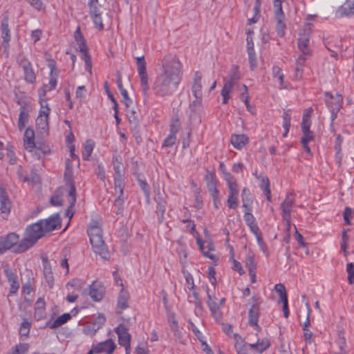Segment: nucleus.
I'll list each match as a JSON object with an SVG mask.
<instances>
[{"label": "nucleus", "mask_w": 354, "mask_h": 354, "mask_svg": "<svg viewBox=\"0 0 354 354\" xmlns=\"http://www.w3.org/2000/svg\"><path fill=\"white\" fill-rule=\"evenodd\" d=\"M158 66L159 72L152 86L153 93L159 97L171 96L181 82L183 64L176 55L168 53L159 60Z\"/></svg>", "instance_id": "f257e3e1"}, {"label": "nucleus", "mask_w": 354, "mask_h": 354, "mask_svg": "<svg viewBox=\"0 0 354 354\" xmlns=\"http://www.w3.org/2000/svg\"><path fill=\"white\" fill-rule=\"evenodd\" d=\"M87 234L94 252L104 259H109V251L103 239L102 230L100 222L91 221L87 227Z\"/></svg>", "instance_id": "f03ea898"}, {"label": "nucleus", "mask_w": 354, "mask_h": 354, "mask_svg": "<svg viewBox=\"0 0 354 354\" xmlns=\"http://www.w3.org/2000/svg\"><path fill=\"white\" fill-rule=\"evenodd\" d=\"M45 235L46 232L39 221L28 225L25 230L24 238L20 240L15 251L19 253L27 251Z\"/></svg>", "instance_id": "7ed1b4c3"}, {"label": "nucleus", "mask_w": 354, "mask_h": 354, "mask_svg": "<svg viewBox=\"0 0 354 354\" xmlns=\"http://www.w3.org/2000/svg\"><path fill=\"white\" fill-rule=\"evenodd\" d=\"M312 28L310 24L306 25L299 32L297 40V47L301 53L300 55L311 57L313 50L310 48V37Z\"/></svg>", "instance_id": "20e7f679"}, {"label": "nucleus", "mask_w": 354, "mask_h": 354, "mask_svg": "<svg viewBox=\"0 0 354 354\" xmlns=\"http://www.w3.org/2000/svg\"><path fill=\"white\" fill-rule=\"evenodd\" d=\"M41 109L36 119V126L40 133H48L49 130V115L50 109L46 101L39 100Z\"/></svg>", "instance_id": "39448f33"}, {"label": "nucleus", "mask_w": 354, "mask_h": 354, "mask_svg": "<svg viewBox=\"0 0 354 354\" xmlns=\"http://www.w3.org/2000/svg\"><path fill=\"white\" fill-rule=\"evenodd\" d=\"M16 61L18 66L23 70L25 82L31 84H35L37 75L29 59L23 55H19Z\"/></svg>", "instance_id": "423d86ee"}, {"label": "nucleus", "mask_w": 354, "mask_h": 354, "mask_svg": "<svg viewBox=\"0 0 354 354\" xmlns=\"http://www.w3.org/2000/svg\"><path fill=\"white\" fill-rule=\"evenodd\" d=\"M252 304L248 311V324L255 330L259 332L261 328L258 324L260 314V305L261 300L259 297L253 296L252 297Z\"/></svg>", "instance_id": "0eeeda50"}, {"label": "nucleus", "mask_w": 354, "mask_h": 354, "mask_svg": "<svg viewBox=\"0 0 354 354\" xmlns=\"http://www.w3.org/2000/svg\"><path fill=\"white\" fill-rule=\"evenodd\" d=\"M114 175V187L115 191L118 190L122 193L124 187V170L122 169V158L120 156L113 157Z\"/></svg>", "instance_id": "6e6552de"}, {"label": "nucleus", "mask_w": 354, "mask_h": 354, "mask_svg": "<svg viewBox=\"0 0 354 354\" xmlns=\"http://www.w3.org/2000/svg\"><path fill=\"white\" fill-rule=\"evenodd\" d=\"M325 100L326 106L331 113V120L333 121L337 118V114L342 107V96L338 93L333 95L330 92H326Z\"/></svg>", "instance_id": "1a4fd4ad"}, {"label": "nucleus", "mask_w": 354, "mask_h": 354, "mask_svg": "<svg viewBox=\"0 0 354 354\" xmlns=\"http://www.w3.org/2000/svg\"><path fill=\"white\" fill-rule=\"evenodd\" d=\"M295 203V195L293 193H290L286 195L285 199L280 205L281 210V216L284 221H286L288 227L290 225L291 221V211Z\"/></svg>", "instance_id": "9d476101"}, {"label": "nucleus", "mask_w": 354, "mask_h": 354, "mask_svg": "<svg viewBox=\"0 0 354 354\" xmlns=\"http://www.w3.org/2000/svg\"><path fill=\"white\" fill-rule=\"evenodd\" d=\"M136 65L138 68V73L140 80V87L145 94L147 93L149 89L148 83V75L147 73V63L145 62V56L136 57Z\"/></svg>", "instance_id": "9b49d317"}, {"label": "nucleus", "mask_w": 354, "mask_h": 354, "mask_svg": "<svg viewBox=\"0 0 354 354\" xmlns=\"http://www.w3.org/2000/svg\"><path fill=\"white\" fill-rule=\"evenodd\" d=\"M207 295V304L211 312V315L215 319L216 322H221L223 319V313L221 310V306L217 303V299L214 295L210 294V290L208 286L206 288Z\"/></svg>", "instance_id": "f8f14e48"}, {"label": "nucleus", "mask_w": 354, "mask_h": 354, "mask_svg": "<svg viewBox=\"0 0 354 354\" xmlns=\"http://www.w3.org/2000/svg\"><path fill=\"white\" fill-rule=\"evenodd\" d=\"M0 240L6 252L12 250L13 252L19 254L15 251L20 242L18 234L15 232L8 233L4 236H1Z\"/></svg>", "instance_id": "ddd939ff"}, {"label": "nucleus", "mask_w": 354, "mask_h": 354, "mask_svg": "<svg viewBox=\"0 0 354 354\" xmlns=\"http://www.w3.org/2000/svg\"><path fill=\"white\" fill-rule=\"evenodd\" d=\"M57 75H58V72H57V69L54 66H52L51 69H50V73L49 75L48 84L44 85L38 91L40 100L46 101L45 99L46 93L48 91H52L56 88L57 83Z\"/></svg>", "instance_id": "4468645a"}, {"label": "nucleus", "mask_w": 354, "mask_h": 354, "mask_svg": "<svg viewBox=\"0 0 354 354\" xmlns=\"http://www.w3.org/2000/svg\"><path fill=\"white\" fill-rule=\"evenodd\" d=\"M64 177L66 181V185L69 187L68 201L70 203V205L68 207L66 213L67 216H68L70 209L74 207L76 202V189L75 183L72 178V172L71 171L66 170L64 174Z\"/></svg>", "instance_id": "2eb2a0df"}, {"label": "nucleus", "mask_w": 354, "mask_h": 354, "mask_svg": "<svg viewBox=\"0 0 354 354\" xmlns=\"http://www.w3.org/2000/svg\"><path fill=\"white\" fill-rule=\"evenodd\" d=\"M46 234L61 227V219L58 214H53L46 219L39 220Z\"/></svg>", "instance_id": "dca6fc26"}, {"label": "nucleus", "mask_w": 354, "mask_h": 354, "mask_svg": "<svg viewBox=\"0 0 354 354\" xmlns=\"http://www.w3.org/2000/svg\"><path fill=\"white\" fill-rule=\"evenodd\" d=\"M1 17V35L3 39L2 46L4 48H8L11 39V32L9 28V16L7 12H5L2 15Z\"/></svg>", "instance_id": "f3484780"}, {"label": "nucleus", "mask_w": 354, "mask_h": 354, "mask_svg": "<svg viewBox=\"0 0 354 354\" xmlns=\"http://www.w3.org/2000/svg\"><path fill=\"white\" fill-rule=\"evenodd\" d=\"M3 272L10 285V294H15L19 288V283L16 273L8 266L4 267Z\"/></svg>", "instance_id": "a211bd4d"}, {"label": "nucleus", "mask_w": 354, "mask_h": 354, "mask_svg": "<svg viewBox=\"0 0 354 354\" xmlns=\"http://www.w3.org/2000/svg\"><path fill=\"white\" fill-rule=\"evenodd\" d=\"M105 292V288L100 281H95L89 286V295L95 301L102 299Z\"/></svg>", "instance_id": "6ab92c4d"}, {"label": "nucleus", "mask_w": 354, "mask_h": 354, "mask_svg": "<svg viewBox=\"0 0 354 354\" xmlns=\"http://www.w3.org/2000/svg\"><path fill=\"white\" fill-rule=\"evenodd\" d=\"M11 208V202L8 198L6 191L1 188L0 189V212L2 214V217H6L9 214Z\"/></svg>", "instance_id": "aec40b11"}, {"label": "nucleus", "mask_w": 354, "mask_h": 354, "mask_svg": "<svg viewBox=\"0 0 354 354\" xmlns=\"http://www.w3.org/2000/svg\"><path fill=\"white\" fill-rule=\"evenodd\" d=\"M118 336V342L120 346L131 344V335L128 333L127 327L120 324L115 329Z\"/></svg>", "instance_id": "412c9836"}, {"label": "nucleus", "mask_w": 354, "mask_h": 354, "mask_svg": "<svg viewBox=\"0 0 354 354\" xmlns=\"http://www.w3.org/2000/svg\"><path fill=\"white\" fill-rule=\"evenodd\" d=\"M336 15L340 17L354 15V0H346L337 9Z\"/></svg>", "instance_id": "4be33fe9"}, {"label": "nucleus", "mask_w": 354, "mask_h": 354, "mask_svg": "<svg viewBox=\"0 0 354 354\" xmlns=\"http://www.w3.org/2000/svg\"><path fill=\"white\" fill-rule=\"evenodd\" d=\"M98 353L112 354L116 348L115 344L111 339L95 344Z\"/></svg>", "instance_id": "5701e85b"}, {"label": "nucleus", "mask_w": 354, "mask_h": 354, "mask_svg": "<svg viewBox=\"0 0 354 354\" xmlns=\"http://www.w3.org/2000/svg\"><path fill=\"white\" fill-rule=\"evenodd\" d=\"M224 180L227 183L229 194L239 195V185L236 178L230 172H224Z\"/></svg>", "instance_id": "b1692460"}, {"label": "nucleus", "mask_w": 354, "mask_h": 354, "mask_svg": "<svg viewBox=\"0 0 354 354\" xmlns=\"http://www.w3.org/2000/svg\"><path fill=\"white\" fill-rule=\"evenodd\" d=\"M201 80V73L195 72L192 86V91L195 98H200V96H203Z\"/></svg>", "instance_id": "393cba45"}, {"label": "nucleus", "mask_w": 354, "mask_h": 354, "mask_svg": "<svg viewBox=\"0 0 354 354\" xmlns=\"http://www.w3.org/2000/svg\"><path fill=\"white\" fill-rule=\"evenodd\" d=\"M249 138L245 134H234L231 136L230 142L237 149H243L248 142Z\"/></svg>", "instance_id": "a878e982"}, {"label": "nucleus", "mask_w": 354, "mask_h": 354, "mask_svg": "<svg viewBox=\"0 0 354 354\" xmlns=\"http://www.w3.org/2000/svg\"><path fill=\"white\" fill-rule=\"evenodd\" d=\"M43 272L46 281L50 288L54 285V277L50 262L47 259H43Z\"/></svg>", "instance_id": "bb28decb"}, {"label": "nucleus", "mask_w": 354, "mask_h": 354, "mask_svg": "<svg viewBox=\"0 0 354 354\" xmlns=\"http://www.w3.org/2000/svg\"><path fill=\"white\" fill-rule=\"evenodd\" d=\"M17 174L22 181L28 183H37L39 180V176L35 170H32L30 175H24L21 166L19 167Z\"/></svg>", "instance_id": "cd10ccee"}, {"label": "nucleus", "mask_w": 354, "mask_h": 354, "mask_svg": "<svg viewBox=\"0 0 354 354\" xmlns=\"http://www.w3.org/2000/svg\"><path fill=\"white\" fill-rule=\"evenodd\" d=\"M270 346V342L268 338L258 339L257 342L254 344H249L248 346L255 350L259 353H262L267 350Z\"/></svg>", "instance_id": "c85d7f7f"}, {"label": "nucleus", "mask_w": 354, "mask_h": 354, "mask_svg": "<svg viewBox=\"0 0 354 354\" xmlns=\"http://www.w3.org/2000/svg\"><path fill=\"white\" fill-rule=\"evenodd\" d=\"M72 316L71 313H64L63 315L58 317L55 320H54L52 323L48 322L47 323V326H49L50 329L57 328L62 325L66 324L68 321L71 319Z\"/></svg>", "instance_id": "c756f323"}, {"label": "nucleus", "mask_w": 354, "mask_h": 354, "mask_svg": "<svg viewBox=\"0 0 354 354\" xmlns=\"http://www.w3.org/2000/svg\"><path fill=\"white\" fill-rule=\"evenodd\" d=\"M29 118L28 111L26 106H21L20 107V113L18 120V128L20 131H22L25 128Z\"/></svg>", "instance_id": "7c9ffc66"}, {"label": "nucleus", "mask_w": 354, "mask_h": 354, "mask_svg": "<svg viewBox=\"0 0 354 354\" xmlns=\"http://www.w3.org/2000/svg\"><path fill=\"white\" fill-rule=\"evenodd\" d=\"M310 57H304L303 55H299L297 59L295 71V78L296 80H300L301 78L305 62Z\"/></svg>", "instance_id": "2f4dec72"}, {"label": "nucleus", "mask_w": 354, "mask_h": 354, "mask_svg": "<svg viewBox=\"0 0 354 354\" xmlns=\"http://www.w3.org/2000/svg\"><path fill=\"white\" fill-rule=\"evenodd\" d=\"M241 78L239 66L232 65L227 78L224 79V83H231L234 86V83Z\"/></svg>", "instance_id": "473e14b6"}, {"label": "nucleus", "mask_w": 354, "mask_h": 354, "mask_svg": "<svg viewBox=\"0 0 354 354\" xmlns=\"http://www.w3.org/2000/svg\"><path fill=\"white\" fill-rule=\"evenodd\" d=\"M24 145L30 150L35 147V132L33 129L27 128L24 133Z\"/></svg>", "instance_id": "72a5a7b5"}, {"label": "nucleus", "mask_w": 354, "mask_h": 354, "mask_svg": "<svg viewBox=\"0 0 354 354\" xmlns=\"http://www.w3.org/2000/svg\"><path fill=\"white\" fill-rule=\"evenodd\" d=\"M129 292L125 291L123 288L121 290L118 299V308L121 310L126 309L129 307Z\"/></svg>", "instance_id": "f704fd0d"}, {"label": "nucleus", "mask_w": 354, "mask_h": 354, "mask_svg": "<svg viewBox=\"0 0 354 354\" xmlns=\"http://www.w3.org/2000/svg\"><path fill=\"white\" fill-rule=\"evenodd\" d=\"M304 136L301 139V142L302 144L303 148L305 151L308 154H311V150L308 145V142L313 140V133L310 131H303Z\"/></svg>", "instance_id": "c9c22d12"}, {"label": "nucleus", "mask_w": 354, "mask_h": 354, "mask_svg": "<svg viewBox=\"0 0 354 354\" xmlns=\"http://www.w3.org/2000/svg\"><path fill=\"white\" fill-rule=\"evenodd\" d=\"M95 147V142L91 139L85 142L84 149L82 151V158L84 160H88L91 156Z\"/></svg>", "instance_id": "e433bc0d"}, {"label": "nucleus", "mask_w": 354, "mask_h": 354, "mask_svg": "<svg viewBox=\"0 0 354 354\" xmlns=\"http://www.w3.org/2000/svg\"><path fill=\"white\" fill-rule=\"evenodd\" d=\"M233 88L231 83H224L221 95L223 97V104H227L231 97L230 93Z\"/></svg>", "instance_id": "4c0bfd02"}, {"label": "nucleus", "mask_w": 354, "mask_h": 354, "mask_svg": "<svg viewBox=\"0 0 354 354\" xmlns=\"http://www.w3.org/2000/svg\"><path fill=\"white\" fill-rule=\"evenodd\" d=\"M124 189H122V193L118 190L115 192L116 193H119L118 196L114 201V206L117 207V210L115 213L117 214H122L123 212V204H124V198H123V192Z\"/></svg>", "instance_id": "58836bf2"}, {"label": "nucleus", "mask_w": 354, "mask_h": 354, "mask_svg": "<svg viewBox=\"0 0 354 354\" xmlns=\"http://www.w3.org/2000/svg\"><path fill=\"white\" fill-rule=\"evenodd\" d=\"M99 329L100 326H97L96 322H93L85 326L83 328V333L86 335L93 336Z\"/></svg>", "instance_id": "ea45409f"}, {"label": "nucleus", "mask_w": 354, "mask_h": 354, "mask_svg": "<svg viewBox=\"0 0 354 354\" xmlns=\"http://www.w3.org/2000/svg\"><path fill=\"white\" fill-rule=\"evenodd\" d=\"M126 112L129 122L131 124L134 125L135 127H136L138 124L139 121L138 115L137 114V113L133 109H129V108H126Z\"/></svg>", "instance_id": "a19ab883"}, {"label": "nucleus", "mask_w": 354, "mask_h": 354, "mask_svg": "<svg viewBox=\"0 0 354 354\" xmlns=\"http://www.w3.org/2000/svg\"><path fill=\"white\" fill-rule=\"evenodd\" d=\"M290 119H291V116H290V114L289 113L288 111H284L283 113V124H282V126L285 130V133L283 134L284 137L287 136V133L289 131V129L290 127Z\"/></svg>", "instance_id": "79ce46f5"}, {"label": "nucleus", "mask_w": 354, "mask_h": 354, "mask_svg": "<svg viewBox=\"0 0 354 354\" xmlns=\"http://www.w3.org/2000/svg\"><path fill=\"white\" fill-rule=\"evenodd\" d=\"M29 348V345L28 344L24 343V344H19L17 345H15L12 348L11 354H26Z\"/></svg>", "instance_id": "37998d69"}, {"label": "nucleus", "mask_w": 354, "mask_h": 354, "mask_svg": "<svg viewBox=\"0 0 354 354\" xmlns=\"http://www.w3.org/2000/svg\"><path fill=\"white\" fill-rule=\"evenodd\" d=\"M180 129V122L178 118H173L169 124V133L176 135Z\"/></svg>", "instance_id": "c03bdc74"}, {"label": "nucleus", "mask_w": 354, "mask_h": 354, "mask_svg": "<svg viewBox=\"0 0 354 354\" xmlns=\"http://www.w3.org/2000/svg\"><path fill=\"white\" fill-rule=\"evenodd\" d=\"M91 17L93 19V21L95 24V26L98 28V30H101L104 28V25L102 23V19L101 17V12L97 11L95 13H90Z\"/></svg>", "instance_id": "a18cd8bd"}, {"label": "nucleus", "mask_w": 354, "mask_h": 354, "mask_svg": "<svg viewBox=\"0 0 354 354\" xmlns=\"http://www.w3.org/2000/svg\"><path fill=\"white\" fill-rule=\"evenodd\" d=\"M239 195H232L229 194L227 199V203L230 209H235L239 206Z\"/></svg>", "instance_id": "49530a36"}, {"label": "nucleus", "mask_w": 354, "mask_h": 354, "mask_svg": "<svg viewBox=\"0 0 354 354\" xmlns=\"http://www.w3.org/2000/svg\"><path fill=\"white\" fill-rule=\"evenodd\" d=\"M138 184L143 191L147 203H149L150 201V187L148 183L145 180H138Z\"/></svg>", "instance_id": "de8ad7c7"}, {"label": "nucleus", "mask_w": 354, "mask_h": 354, "mask_svg": "<svg viewBox=\"0 0 354 354\" xmlns=\"http://www.w3.org/2000/svg\"><path fill=\"white\" fill-rule=\"evenodd\" d=\"M274 290L279 293V299L281 301L286 300L288 299L286 288L282 283H277L274 286Z\"/></svg>", "instance_id": "09e8293b"}, {"label": "nucleus", "mask_w": 354, "mask_h": 354, "mask_svg": "<svg viewBox=\"0 0 354 354\" xmlns=\"http://www.w3.org/2000/svg\"><path fill=\"white\" fill-rule=\"evenodd\" d=\"M272 75L274 77L278 79L280 86L283 87V74L279 66H274L272 67Z\"/></svg>", "instance_id": "8fccbe9b"}, {"label": "nucleus", "mask_w": 354, "mask_h": 354, "mask_svg": "<svg viewBox=\"0 0 354 354\" xmlns=\"http://www.w3.org/2000/svg\"><path fill=\"white\" fill-rule=\"evenodd\" d=\"M183 272L184 277L185 278L187 288L189 290H194L195 289L196 286L194 284V278H193L192 275L187 271H183Z\"/></svg>", "instance_id": "3c124183"}, {"label": "nucleus", "mask_w": 354, "mask_h": 354, "mask_svg": "<svg viewBox=\"0 0 354 354\" xmlns=\"http://www.w3.org/2000/svg\"><path fill=\"white\" fill-rule=\"evenodd\" d=\"M82 53V59L85 62V70L87 71L88 73H91V68H92V64H91V59L88 54V50L85 53Z\"/></svg>", "instance_id": "603ef678"}, {"label": "nucleus", "mask_w": 354, "mask_h": 354, "mask_svg": "<svg viewBox=\"0 0 354 354\" xmlns=\"http://www.w3.org/2000/svg\"><path fill=\"white\" fill-rule=\"evenodd\" d=\"M285 19H277V25H276V30L277 35L279 37H283L285 35V30L286 28V24L284 22Z\"/></svg>", "instance_id": "864d4df0"}, {"label": "nucleus", "mask_w": 354, "mask_h": 354, "mask_svg": "<svg viewBox=\"0 0 354 354\" xmlns=\"http://www.w3.org/2000/svg\"><path fill=\"white\" fill-rule=\"evenodd\" d=\"M346 272L348 273V282L350 285L354 283V264L348 263L346 265Z\"/></svg>", "instance_id": "5fc2aeb1"}, {"label": "nucleus", "mask_w": 354, "mask_h": 354, "mask_svg": "<svg viewBox=\"0 0 354 354\" xmlns=\"http://www.w3.org/2000/svg\"><path fill=\"white\" fill-rule=\"evenodd\" d=\"M167 320L172 330L177 331L178 330V324L176 319L174 313H169L167 316Z\"/></svg>", "instance_id": "6e6d98bb"}, {"label": "nucleus", "mask_w": 354, "mask_h": 354, "mask_svg": "<svg viewBox=\"0 0 354 354\" xmlns=\"http://www.w3.org/2000/svg\"><path fill=\"white\" fill-rule=\"evenodd\" d=\"M176 141V135L169 133V136L165 139L162 147H172Z\"/></svg>", "instance_id": "4d7b16f0"}, {"label": "nucleus", "mask_w": 354, "mask_h": 354, "mask_svg": "<svg viewBox=\"0 0 354 354\" xmlns=\"http://www.w3.org/2000/svg\"><path fill=\"white\" fill-rule=\"evenodd\" d=\"M260 180V188L263 190V192H266V190L270 189V181L267 176H260L257 177Z\"/></svg>", "instance_id": "13d9d810"}, {"label": "nucleus", "mask_w": 354, "mask_h": 354, "mask_svg": "<svg viewBox=\"0 0 354 354\" xmlns=\"http://www.w3.org/2000/svg\"><path fill=\"white\" fill-rule=\"evenodd\" d=\"M157 203V207H156V213L157 214H165V205L166 202L162 198H158V200H156Z\"/></svg>", "instance_id": "bf43d9fd"}, {"label": "nucleus", "mask_w": 354, "mask_h": 354, "mask_svg": "<svg viewBox=\"0 0 354 354\" xmlns=\"http://www.w3.org/2000/svg\"><path fill=\"white\" fill-rule=\"evenodd\" d=\"M7 157L8 158L9 162L11 165H15L17 163V157L15 156V153L13 150L12 147H7Z\"/></svg>", "instance_id": "052dcab7"}, {"label": "nucleus", "mask_w": 354, "mask_h": 354, "mask_svg": "<svg viewBox=\"0 0 354 354\" xmlns=\"http://www.w3.org/2000/svg\"><path fill=\"white\" fill-rule=\"evenodd\" d=\"M88 5L90 13H95L100 11V4L99 3V0H88Z\"/></svg>", "instance_id": "680f3d73"}, {"label": "nucleus", "mask_w": 354, "mask_h": 354, "mask_svg": "<svg viewBox=\"0 0 354 354\" xmlns=\"http://www.w3.org/2000/svg\"><path fill=\"white\" fill-rule=\"evenodd\" d=\"M248 54L250 67L251 70L253 71L257 66V61L255 51L248 52Z\"/></svg>", "instance_id": "e2e57ef3"}, {"label": "nucleus", "mask_w": 354, "mask_h": 354, "mask_svg": "<svg viewBox=\"0 0 354 354\" xmlns=\"http://www.w3.org/2000/svg\"><path fill=\"white\" fill-rule=\"evenodd\" d=\"M35 312L43 315L45 312V302L43 299H39L35 304Z\"/></svg>", "instance_id": "0e129e2a"}, {"label": "nucleus", "mask_w": 354, "mask_h": 354, "mask_svg": "<svg viewBox=\"0 0 354 354\" xmlns=\"http://www.w3.org/2000/svg\"><path fill=\"white\" fill-rule=\"evenodd\" d=\"M32 7L37 10L45 9V6L41 0H26Z\"/></svg>", "instance_id": "69168bd1"}, {"label": "nucleus", "mask_w": 354, "mask_h": 354, "mask_svg": "<svg viewBox=\"0 0 354 354\" xmlns=\"http://www.w3.org/2000/svg\"><path fill=\"white\" fill-rule=\"evenodd\" d=\"M208 191L212 196L219 195V191L217 189V181L206 184Z\"/></svg>", "instance_id": "338daca9"}, {"label": "nucleus", "mask_w": 354, "mask_h": 354, "mask_svg": "<svg viewBox=\"0 0 354 354\" xmlns=\"http://www.w3.org/2000/svg\"><path fill=\"white\" fill-rule=\"evenodd\" d=\"M30 324L27 321H24L21 324L19 333L21 335H28L30 331Z\"/></svg>", "instance_id": "774afa93"}]
</instances>
